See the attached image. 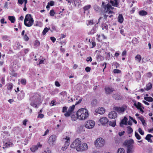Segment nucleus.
Here are the masks:
<instances>
[{
  "label": "nucleus",
  "instance_id": "nucleus-1",
  "mask_svg": "<svg viewBox=\"0 0 153 153\" xmlns=\"http://www.w3.org/2000/svg\"><path fill=\"white\" fill-rule=\"evenodd\" d=\"M40 96L38 94H36L30 97V100L31 101L30 105L36 108H38L37 105L41 103Z\"/></svg>",
  "mask_w": 153,
  "mask_h": 153
},
{
  "label": "nucleus",
  "instance_id": "nucleus-2",
  "mask_svg": "<svg viewBox=\"0 0 153 153\" xmlns=\"http://www.w3.org/2000/svg\"><path fill=\"white\" fill-rule=\"evenodd\" d=\"M76 114L79 117L78 119L81 120L87 119L89 115L88 110L84 108L79 109Z\"/></svg>",
  "mask_w": 153,
  "mask_h": 153
},
{
  "label": "nucleus",
  "instance_id": "nucleus-3",
  "mask_svg": "<svg viewBox=\"0 0 153 153\" xmlns=\"http://www.w3.org/2000/svg\"><path fill=\"white\" fill-rule=\"evenodd\" d=\"M101 10L104 13H108V14L113 13L112 11L110 10L109 3L106 4L103 1L102 2Z\"/></svg>",
  "mask_w": 153,
  "mask_h": 153
},
{
  "label": "nucleus",
  "instance_id": "nucleus-4",
  "mask_svg": "<svg viewBox=\"0 0 153 153\" xmlns=\"http://www.w3.org/2000/svg\"><path fill=\"white\" fill-rule=\"evenodd\" d=\"M105 143L104 140L102 138L97 139L95 142V146L97 147L103 146Z\"/></svg>",
  "mask_w": 153,
  "mask_h": 153
},
{
  "label": "nucleus",
  "instance_id": "nucleus-5",
  "mask_svg": "<svg viewBox=\"0 0 153 153\" xmlns=\"http://www.w3.org/2000/svg\"><path fill=\"white\" fill-rule=\"evenodd\" d=\"M95 125V122L92 120H89L87 121L85 123V127L88 129L92 128Z\"/></svg>",
  "mask_w": 153,
  "mask_h": 153
},
{
  "label": "nucleus",
  "instance_id": "nucleus-6",
  "mask_svg": "<svg viewBox=\"0 0 153 153\" xmlns=\"http://www.w3.org/2000/svg\"><path fill=\"white\" fill-rule=\"evenodd\" d=\"M88 146L85 143H81L76 148V150L78 151H82L87 150Z\"/></svg>",
  "mask_w": 153,
  "mask_h": 153
},
{
  "label": "nucleus",
  "instance_id": "nucleus-7",
  "mask_svg": "<svg viewBox=\"0 0 153 153\" xmlns=\"http://www.w3.org/2000/svg\"><path fill=\"white\" fill-rule=\"evenodd\" d=\"M56 140V136L55 135L51 136L48 140V143L50 146H53L54 145V143Z\"/></svg>",
  "mask_w": 153,
  "mask_h": 153
},
{
  "label": "nucleus",
  "instance_id": "nucleus-8",
  "mask_svg": "<svg viewBox=\"0 0 153 153\" xmlns=\"http://www.w3.org/2000/svg\"><path fill=\"white\" fill-rule=\"evenodd\" d=\"M134 140L132 139H130L128 140H126L124 142L125 145L127 148H134L133 144Z\"/></svg>",
  "mask_w": 153,
  "mask_h": 153
},
{
  "label": "nucleus",
  "instance_id": "nucleus-9",
  "mask_svg": "<svg viewBox=\"0 0 153 153\" xmlns=\"http://www.w3.org/2000/svg\"><path fill=\"white\" fill-rule=\"evenodd\" d=\"M81 143V141L79 138H76L71 145V147L72 148H76Z\"/></svg>",
  "mask_w": 153,
  "mask_h": 153
},
{
  "label": "nucleus",
  "instance_id": "nucleus-10",
  "mask_svg": "<svg viewBox=\"0 0 153 153\" xmlns=\"http://www.w3.org/2000/svg\"><path fill=\"white\" fill-rule=\"evenodd\" d=\"M75 105H73L69 107L68 111L64 114V115L66 117H69L71 114L74 109Z\"/></svg>",
  "mask_w": 153,
  "mask_h": 153
},
{
  "label": "nucleus",
  "instance_id": "nucleus-11",
  "mask_svg": "<svg viewBox=\"0 0 153 153\" xmlns=\"http://www.w3.org/2000/svg\"><path fill=\"white\" fill-rule=\"evenodd\" d=\"M66 139L67 140L65 142V143L64 146H62L61 148V149L63 151H65L67 148L70 144V138L66 137Z\"/></svg>",
  "mask_w": 153,
  "mask_h": 153
},
{
  "label": "nucleus",
  "instance_id": "nucleus-12",
  "mask_svg": "<svg viewBox=\"0 0 153 153\" xmlns=\"http://www.w3.org/2000/svg\"><path fill=\"white\" fill-rule=\"evenodd\" d=\"M105 111V110L104 108L101 107L98 109H96L95 111V113L94 114L97 115V114H103Z\"/></svg>",
  "mask_w": 153,
  "mask_h": 153
},
{
  "label": "nucleus",
  "instance_id": "nucleus-13",
  "mask_svg": "<svg viewBox=\"0 0 153 153\" xmlns=\"http://www.w3.org/2000/svg\"><path fill=\"white\" fill-rule=\"evenodd\" d=\"M114 110L116 111L118 113H120L123 112L126 109L123 107H115L113 108Z\"/></svg>",
  "mask_w": 153,
  "mask_h": 153
},
{
  "label": "nucleus",
  "instance_id": "nucleus-14",
  "mask_svg": "<svg viewBox=\"0 0 153 153\" xmlns=\"http://www.w3.org/2000/svg\"><path fill=\"white\" fill-rule=\"evenodd\" d=\"M42 145L40 144L39 143H38L36 145L33 146L30 148L31 151L34 152L39 147L41 148Z\"/></svg>",
  "mask_w": 153,
  "mask_h": 153
},
{
  "label": "nucleus",
  "instance_id": "nucleus-15",
  "mask_svg": "<svg viewBox=\"0 0 153 153\" xmlns=\"http://www.w3.org/2000/svg\"><path fill=\"white\" fill-rule=\"evenodd\" d=\"M108 117L111 119H115L117 117V114L115 111H111L109 113Z\"/></svg>",
  "mask_w": 153,
  "mask_h": 153
},
{
  "label": "nucleus",
  "instance_id": "nucleus-16",
  "mask_svg": "<svg viewBox=\"0 0 153 153\" xmlns=\"http://www.w3.org/2000/svg\"><path fill=\"white\" fill-rule=\"evenodd\" d=\"M109 2L112 6L118 7L120 1L119 0H110Z\"/></svg>",
  "mask_w": 153,
  "mask_h": 153
},
{
  "label": "nucleus",
  "instance_id": "nucleus-17",
  "mask_svg": "<svg viewBox=\"0 0 153 153\" xmlns=\"http://www.w3.org/2000/svg\"><path fill=\"white\" fill-rule=\"evenodd\" d=\"M100 121L102 124V125L105 126L108 123V118L106 117H103L100 118L99 120Z\"/></svg>",
  "mask_w": 153,
  "mask_h": 153
},
{
  "label": "nucleus",
  "instance_id": "nucleus-18",
  "mask_svg": "<svg viewBox=\"0 0 153 153\" xmlns=\"http://www.w3.org/2000/svg\"><path fill=\"white\" fill-rule=\"evenodd\" d=\"M28 22H26L25 23H24L25 25L28 27H30L32 26L33 24L34 20L33 19H31L30 20H29Z\"/></svg>",
  "mask_w": 153,
  "mask_h": 153
},
{
  "label": "nucleus",
  "instance_id": "nucleus-19",
  "mask_svg": "<svg viewBox=\"0 0 153 153\" xmlns=\"http://www.w3.org/2000/svg\"><path fill=\"white\" fill-rule=\"evenodd\" d=\"M25 97V93L23 91H21L18 95L17 98L19 100H22Z\"/></svg>",
  "mask_w": 153,
  "mask_h": 153
},
{
  "label": "nucleus",
  "instance_id": "nucleus-20",
  "mask_svg": "<svg viewBox=\"0 0 153 153\" xmlns=\"http://www.w3.org/2000/svg\"><path fill=\"white\" fill-rule=\"evenodd\" d=\"M105 91L107 94H110L114 91V89L110 87H107L105 88Z\"/></svg>",
  "mask_w": 153,
  "mask_h": 153
},
{
  "label": "nucleus",
  "instance_id": "nucleus-21",
  "mask_svg": "<svg viewBox=\"0 0 153 153\" xmlns=\"http://www.w3.org/2000/svg\"><path fill=\"white\" fill-rule=\"evenodd\" d=\"M127 120L128 119L126 117H125L120 123V126L122 127L123 124L127 125Z\"/></svg>",
  "mask_w": 153,
  "mask_h": 153
},
{
  "label": "nucleus",
  "instance_id": "nucleus-22",
  "mask_svg": "<svg viewBox=\"0 0 153 153\" xmlns=\"http://www.w3.org/2000/svg\"><path fill=\"white\" fill-rule=\"evenodd\" d=\"M112 97L117 100H120L122 99V97L120 94H113L112 95Z\"/></svg>",
  "mask_w": 153,
  "mask_h": 153
},
{
  "label": "nucleus",
  "instance_id": "nucleus-23",
  "mask_svg": "<svg viewBox=\"0 0 153 153\" xmlns=\"http://www.w3.org/2000/svg\"><path fill=\"white\" fill-rule=\"evenodd\" d=\"M31 19H33V18L31 17V15L30 14H27L24 19V23H25V22H28L29 20Z\"/></svg>",
  "mask_w": 153,
  "mask_h": 153
},
{
  "label": "nucleus",
  "instance_id": "nucleus-24",
  "mask_svg": "<svg viewBox=\"0 0 153 153\" xmlns=\"http://www.w3.org/2000/svg\"><path fill=\"white\" fill-rule=\"evenodd\" d=\"M97 28L95 26L93 27V28L91 29V31L88 33V35H93L94 33H96Z\"/></svg>",
  "mask_w": 153,
  "mask_h": 153
},
{
  "label": "nucleus",
  "instance_id": "nucleus-25",
  "mask_svg": "<svg viewBox=\"0 0 153 153\" xmlns=\"http://www.w3.org/2000/svg\"><path fill=\"white\" fill-rule=\"evenodd\" d=\"M139 14L142 16H145L148 14V13L145 10H141L139 12Z\"/></svg>",
  "mask_w": 153,
  "mask_h": 153
},
{
  "label": "nucleus",
  "instance_id": "nucleus-26",
  "mask_svg": "<svg viewBox=\"0 0 153 153\" xmlns=\"http://www.w3.org/2000/svg\"><path fill=\"white\" fill-rule=\"evenodd\" d=\"M138 118L141 121L143 126H145L146 125V123L145 120L144 119L143 116H141V117H138Z\"/></svg>",
  "mask_w": 153,
  "mask_h": 153
},
{
  "label": "nucleus",
  "instance_id": "nucleus-27",
  "mask_svg": "<svg viewBox=\"0 0 153 153\" xmlns=\"http://www.w3.org/2000/svg\"><path fill=\"white\" fill-rule=\"evenodd\" d=\"M118 19V22L120 23H122L123 22V18L122 14H120L119 15Z\"/></svg>",
  "mask_w": 153,
  "mask_h": 153
},
{
  "label": "nucleus",
  "instance_id": "nucleus-28",
  "mask_svg": "<svg viewBox=\"0 0 153 153\" xmlns=\"http://www.w3.org/2000/svg\"><path fill=\"white\" fill-rule=\"evenodd\" d=\"M144 99L146 100L149 102H152L153 101V98L151 97H145Z\"/></svg>",
  "mask_w": 153,
  "mask_h": 153
},
{
  "label": "nucleus",
  "instance_id": "nucleus-29",
  "mask_svg": "<svg viewBox=\"0 0 153 153\" xmlns=\"http://www.w3.org/2000/svg\"><path fill=\"white\" fill-rule=\"evenodd\" d=\"M127 153H133L134 152V148H127Z\"/></svg>",
  "mask_w": 153,
  "mask_h": 153
},
{
  "label": "nucleus",
  "instance_id": "nucleus-30",
  "mask_svg": "<svg viewBox=\"0 0 153 153\" xmlns=\"http://www.w3.org/2000/svg\"><path fill=\"white\" fill-rule=\"evenodd\" d=\"M78 117L77 114H76V115L74 114H72L71 117V119L72 120L75 121L77 119H78Z\"/></svg>",
  "mask_w": 153,
  "mask_h": 153
},
{
  "label": "nucleus",
  "instance_id": "nucleus-31",
  "mask_svg": "<svg viewBox=\"0 0 153 153\" xmlns=\"http://www.w3.org/2000/svg\"><path fill=\"white\" fill-rule=\"evenodd\" d=\"M8 19L12 23H14L15 21V17L13 16H9Z\"/></svg>",
  "mask_w": 153,
  "mask_h": 153
},
{
  "label": "nucleus",
  "instance_id": "nucleus-32",
  "mask_svg": "<svg viewBox=\"0 0 153 153\" xmlns=\"http://www.w3.org/2000/svg\"><path fill=\"white\" fill-rule=\"evenodd\" d=\"M110 14H108V13H104V18L105 19L107 22L108 21L109 19H108V21H107V19L108 16L110 15Z\"/></svg>",
  "mask_w": 153,
  "mask_h": 153
},
{
  "label": "nucleus",
  "instance_id": "nucleus-33",
  "mask_svg": "<svg viewBox=\"0 0 153 153\" xmlns=\"http://www.w3.org/2000/svg\"><path fill=\"white\" fill-rule=\"evenodd\" d=\"M49 30H50V28H48L47 27H45L42 31V34L43 35H45L46 33Z\"/></svg>",
  "mask_w": 153,
  "mask_h": 153
},
{
  "label": "nucleus",
  "instance_id": "nucleus-34",
  "mask_svg": "<svg viewBox=\"0 0 153 153\" xmlns=\"http://www.w3.org/2000/svg\"><path fill=\"white\" fill-rule=\"evenodd\" d=\"M152 84L151 83H149L146 85V90L147 91L150 89L152 88Z\"/></svg>",
  "mask_w": 153,
  "mask_h": 153
},
{
  "label": "nucleus",
  "instance_id": "nucleus-35",
  "mask_svg": "<svg viewBox=\"0 0 153 153\" xmlns=\"http://www.w3.org/2000/svg\"><path fill=\"white\" fill-rule=\"evenodd\" d=\"M137 38H139L138 37H137V38H134L132 40V43L134 44H137L138 43V39Z\"/></svg>",
  "mask_w": 153,
  "mask_h": 153
},
{
  "label": "nucleus",
  "instance_id": "nucleus-36",
  "mask_svg": "<svg viewBox=\"0 0 153 153\" xmlns=\"http://www.w3.org/2000/svg\"><path fill=\"white\" fill-rule=\"evenodd\" d=\"M128 133V134H131L133 132V130L132 128L130 126H128L127 127Z\"/></svg>",
  "mask_w": 153,
  "mask_h": 153
},
{
  "label": "nucleus",
  "instance_id": "nucleus-37",
  "mask_svg": "<svg viewBox=\"0 0 153 153\" xmlns=\"http://www.w3.org/2000/svg\"><path fill=\"white\" fill-rule=\"evenodd\" d=\"M125 150L123 148H119L117 151V153H124Z\"/></svg>",
  "mask_w": 153,
  "mask_h": 153
},
{
  "label": "nucleus",
  "instance_id": "nucleus-38",
  "mask_svg": "<svg viewBox=\"0 0 153 153\" xmlns=\"http://www.w3.org/2000/svg\"><path fill=\"white\" fill-rule=\"evenodd\" d=\"M141 104L140 102H138L137 104L136 103L134 104V105L137 108H140L141 107Z\"/></svg>",
  "mask_w": 153,
  "mask_h": 153
},
{
  "label": "nucleus",
  "instance_id": "nucleus-39",
  "mask_svg": "<svg viewBox=\"0 0 153 153\" xmlns=\"http://www.w3.org/2000/svg\"><path fill=\"white\" fill-rule=\"evenodd\" d=\"M109 125L113 127H114L116 124V122L114 121L112 122L111 121H109L108 123Z\"/></svg>",
  "mask_w": 153,
  "mask_h": 153
},
{
  "label": "nucleus",
  "instance_id": "nucleus-40",
  "mask_svg": "<svg viewBox=\"0 0 153 153\" xmlns=\"http://www.w3.org/2000/svg\"><path fill=\"white\" fill-rule=\"evenodd\" d=\"M135 136L137 140H139L141 139V136L137 132L135 133Z\"/></svg>",
  "mask_w": 153,
  "mask_h": 153
},
{
  "label": "nucleus",
  "instance_id": "nucleus-41",
  "mask_svg": "<svg viewBox=\"0 0 153 153\" xmlns=\"http://www.w3.org/2000/svg\"><path fill=\"white\" fill-rule=\"evenodd\" d=\"M141 59V56L140 55H137L135 56V59H137L138 61L140 62Z\"/></svg>",
  "mask_w": 153,
  "mask_h": 153
},
{
  "label": "nucleus",
  "instance_id": "nucleus-42",
  "mask_svg": "<svg viewBox=\"0 0 153 153\" xmlns=\"http://www.w3.org/2000/svg\"><path fill=\"white\" fill-rule=\"evenodd\" d=\"M153 137V136L150 134H147L145 138L146 140H148L149 139H150L151 137Z\"/></svg>",
  "mask_w": 153,
  "mask_h": 153
},
{
  "label": "nucleus",
  "instance_id": "nucleus-43",
  "mask_svg": "<svg viewBox=\"0 0 153 153\" xmlns=\"http://www.w3.org/2000/svg\"><path fill=\"white\" fill-rule=\"evenodd\" d=\"M91 7V6L90 5H88L84 7L83 8L84 11H85L89 9Z\"/></svg>",
  "mask_w": 153,
  "mask_h": 153
},
{
  "label": "nucleus",
  "instance_id": "nucleus-44",
  "mask_svg": "<svg viewBox=\"0 0 153 153\" xmlns=\"http://www.w3.org/2000/svg\"><path fill=\"white\" fill-rule=\"evenodd\" d=\"M13 85L12 83H10L8 86L7 88L8 90H11L13 87Z\"/></svg>",
  "mask_w": 153,
  "mask_h": 153
},
{
  "label": "nucleus",
  "instance_id": "nucleus-45",
  "mask_svg": "<svg viewBox=\"0 0 153 153\" xmlns=\"http://www.w3.org/2000/svg\"><path fill=\"white\" fill-rule=\"evenodd\" d=\"M55 13L54 12L53 9L51 10L49 13L50 15L52 16H53Z\"/></svg>",
  "mask_w": 153,
  "mask_h": 153
},
{
  "label": "nucleus",
  "instance_id": "nucleus-46",
  "mask_svg": "<svg viewBox=\"0 0 153 153\" xmlns=\"http://www.w3.org/2000/svg\"><path fill=\"white\" fill-rule=\"evenodd\" d=\"M138 131L139 132V133H140V134H141V135H143L144 134V131L142 130L141 129L139 128L138 129Z\"/></svg>",
  "mask_w": 153,
  "mask_h": 153
},
{
  "label": "nucleus",
  "instance_id": "nucleus-47",
  "mask_svg": "<svg viewBox=\"0 0 153 153\" xmlns=\"http://www.w3.org/2000/svg\"><path fill=\"white\" fill-rule=\"evenodd\" d=\"M21 83L23 85H25L26 83V80L25 79H22L21 81Z\"/></svg>",
  "mask_w": 153,
  "mask_h": 153
},
{
  "label": "nucleus",
  "instance_id": "nucleus-48",
  "mask_svg": "<svg viewBox=\"0 0 153 153\" xmlns=\"http://www.w3.org/2000/svg\"><path fill=\"white\" fill-rule=\"evenodd\" d=\"M97 103V100H93L91 102V104L92 105H96Z\"/></svg>",
  "mask_w": 153,
  "mask_h": 153
},
{
  "label": "nucleus",
  "instance_id": "nucleus-49",
  "mask_svg": "<svg viewBox=\"0 0 153 153\" xmlns=\"http://www.w3.org/2000/svg\"><path fill=\"white\" fill-rule=\"evenodd\" d=\"M102 29L103 30L105 29L106 30H108V25L106 24H104L102 28Z\"/></svg>",
  "mask_w": 153,
  "mask_h": 153
},
{
  "label": "nucleus",
  "instance_id": "nucleus-50",
  "mask_svg": "<svg viewBox=\"0 0 153 153\" xmlns=\"http://www.w3.org/2000/svg\"><path fill=\"white\" fill-rule=\"evenodd\" d=\"M24 40L26 41H27L28 40L29 38L27 36L26 34H25L24 36Z\"/></svg>",
  "mask_w": 153,
  "mask_h": 153
},
{
  "label": "nucleus",
  "instance_id": "nucleus-51",
  "mask_svg": "<svg viewBox=\"0 0 153 153\" xmlns=\"http://www.w3.org/2000/svg\"><path fill=\"white\" fill-rule=\"evenodd\" d=\"M54 2L53 1H51L49 2L48 3V4L51 6H53L54 5Z\"/></svg>",
  "mask_w": 153,
  "mask_h": 153
},
{
  "label": "nucleus",
  "instance_id": "nucleus-52",
  "mask_svg": "<svg viewBox=\"0 0 153 153\" xmlns=\"http://www.w3.org/2000/svg\"><path fill=\"white\" fill-rule=\"evenodd\" d=\"M35 45L37 46H38L40 45V42L38 40H36L35 41Z\"/></svg>",
  "mask_w": 153,
  "mask_h": 153
},
{
  "label": "nucleus",
  "instance_id": "nucleus-53",
  "mask_svg": "<svg viewBox=\"0 0 153 153\" xmlns=\"http://www.w3.org/2000/svg\"><path fill=\"white\" fill-rule=\"evenodd\" d=\"M114 73H120L121 71L118 69H115L114 70Z\"/></svg>",
  "mask_w": 153,
  "mask_h": 153
},
{
  "label": "nucleus",
  "instance_id": "nucleus-54",
  "mask_svg": "<svg viewBox=\"0 0 153 153\" xmlns=\"http://www.w3.org/2000/svg\"><path fill=\"white\" fill-rule=\"evenodd\" d=\"M85 70L87 72L90 71H91V68L89 67H87L85 68Z\"/></svg>",
  "mask_w": 153,
  "mask_h": 153
},
{
  "label": "nucleus",
  "instance_id": "nucleus-55",
  "mask_svg": "<svg viewBox=\"0 0 153 153\" xmlns=\"http://www.w3.org/2000/svg\"><path fill=\"white\" fill-rule=\"evenodd\" d=\"M8 38V37L7 35H4V36H3L2 37V39L4 40H7Z\"/></svg>",
  "mask_w": 153,
  "mask_h": 153
},
{
  "label": "nucleus",
  "instance_id": "nucleus-56",
  "mask_svg": "<svg viewBox=\"0 0 153 153\" xmlns=\"http://www.w3.org/2000/svg\"><path fill=\"white\" fill-rule=\"evenodd\" d=\"M44 117V115L43 114H39L38 115V118H43Z\"/></svg>",
  "mask_w": 153,
  "mask_h": 153
},
{
  "label": "nucleus",
  "instance_id": "nucleus-57",
  "mask_svg": "<svg viewBox=\"0 0 153 153\" xmlns=\"http://www.w3.org/2000/svg\"><path fill=\"white\" fill-rule=\"evenodd\" d=\"M50 39L53 43L56 40V38L54 37H51Z\"/></svg>",
  "mask_w": 153,
  "mask_h": 153
},
{
  "label": "nucleus",
  "instance_id": "nucleus-58",
  "mask_svg": "<svg viewBox=\"0 0 153 153\" xmlns=\"http://www.w3.org/2000/svg\"><path fill=\"white\" fill-rule=\"evenodd\" d=\"M67 107H63L62 108V112H67Z\"/></svg>",
  "mask_w": 153,
  "mask_h": 153
},
{
  "label": "nucleus",
  "instance_id": "nucleus-59",
  "mask_svg": "<svg viewBox=\"0 0 153 153\" xmlns=\"http://www.w3.org/2000/svg\"><path fill=\"white\" fill-rule=\"evenodd\" d=\"M86 60L87 62H91L92 61L91 57V56L89 57H87L86 59Z\"/></svg>",
  "mask_w": 153,
  "mask_h": 153
},
{
  "label": "nucleus",
  "instance_id": "nucleus-60",
  "mask_svg": "<svg viewBox=\"0 0 153 153\" xmlns=\"http://www.w3.org/2000/svg\"><path fill=\"white\" fill-rule=\"evenodd\" d=\"M126 50H124L123 51L122 53V56H124L126 55Z\"/></svg>",
  "mask_w": 153,
  "mask_h": 153
},
{
  "label": "nucleus",
  "instance_id": "nucleus-61",
  "mask_svg": "<svg viewBox=\"0 0 153 153\" xmlns=\"http://www.w3.org/2000/svg\"><path fill=\"white\" fill-rule=\"evenodd\" d=\"M51 151L48 149H47V150H45L43 153H51Z\"/></svg>",
  "mask_w": 153,
  "mask_h": 153
},
{
  "label": "nucleus",
  "instance_id": "nucleus-62",
  "mask_svg": "<svg viewBox=\"0 0 153 153\" xmlns=\"http://www.w3.org/2000/svg\"><path fill=\"white\" fill-rule=\"evenodd\" d=\"M125 132V131H124L120 132H119V135L120 136H121L122 135L124 134Z\"/></svg>",
  "mask_w": 153,
  "mask_h": 153
},
{
  "label": "nucleus",
  "instance_id": "nucleus-63",
  "mask_svg": "<svg viewBox=\"0 0 153 153\" xmlns=\"http://www.w3.org/2000/svg\"><path fill=\"white\" fill-rule=\"evenodd\" d=\"M82 101V99H80L77 102H76L75 104V105H76L79 104L80 103H81V102Z\"/></svg>",
  "mask_w": 153,
  "mask_h": 153
},
{
  "label": "nucleus",
  "instance_id": "nucleus-64",
  "mask_svg": "<svg viewBox=\"0 0 153 153\" xmlns=\"http://www.w3.org/2000/svg\"><path fill=\"white\" fill-rule=\"evenodd\" d=\"M27 121V119H25L23 121V124L25 126H26Z\"/></svg>",
  "mask_w": 153,
  "mask_h": 153
}]
</instances>
